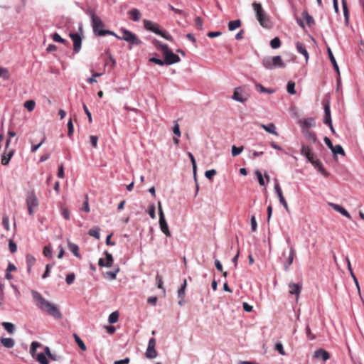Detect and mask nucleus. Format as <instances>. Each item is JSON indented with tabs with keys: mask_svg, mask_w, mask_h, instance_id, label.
Here are the masks:
<instances>
[{
	"mask_svg": "<svg viewBox=\"0 0 364 364\" xmlns=\"http://www.w3.org/2000/svg\"><path fill=\"white\" fill-rule=\"evenodd\" d=\"M296 48L297 51L301 55H303L305 57L306 60L307 61L309 58V55L305 46L301 42L298 41L296 43Z\"/></svg>",
	"mask_w": 364,
	"mask_h": 364,
	"instance_id": "5701e85b",
	"label": "nucleus"
},
{
	"mask_svg": "<svg viewBox=\"0 0 364 364\" xmlns=\"http://www.w3.org/2000/svg\"><path fill=\"white\" fill-rule=\"evenodd\" d=\"M36 102L34 100H28L24 103V107L28 111H33L35 108Z\"/></svg>",
	"mask_w": 364,
	"mask_h": 364,
	"instance_id": "de8ad7c7",
	"label": "nucleus"
},
{
	"mask_svg": "<svg viewBox=\"0 0 364 364\" xmlns=\"http://www.w3.org/2000/svg\"><path fill=\"white\" fill-rule=\"evenodd\" d=\"M152 43L158 50H161L163 53L168 49V47L166 44L161 43L157 39H154L152 41Z\"/></svg>",
	"mask_w": 364,
	"mask_h": 364,
	"instance_id": "bb28decb",
	"label": "nucleus"
},
{
	"mask_svg": "<svg viewBox=\"0 0 364 364\" xmlns=\"http://www.w3.org/2000/svg\"><path fill=\"white\" fill-rule=\"evenodd\" d=\"M334 156L337 154H340L342 156H345V151L343 149L342 146L340 144H337L336 146H333V148L331 150Z\"/></svg>",
	"mask_w": 364,
	"mask_h": 364,
	"instance_id": "2f4dec72",
	"label": "nucleus"
},
{
	"mask_svg": "<svg viewBox=\"0 0 364 364\" xmlns=\"http://www.w3.org/2000/svg\"><path fill=\"white\" fill-rule=\"evenodd\" d=\"M289 288V294H294L298 297L301 293L302 285L301 284L290 283Z\"/></svg>",
	"mask_w": 364,
	"mask_h": 364,
	"instance_id": "aec40b11",
	"label": "nucleus"
},
{
	"mask_svg": "<svg viewBox=\"0 0 364 364\" xmlns=\"http://www.w3.org/2000/svg\"><path fill=\"white\" fill-rule=\"evenodd\" d=\"M149 61L161 66L165 65L164 60L154 57L149 58Z\"/></svg>",
	"mask_w": 364,
	"mask_h": 364,
	"instance_id": "774afa93",
	"label": "nucleus"
},
{
	"mask_svg": "<svg viewBox=\"0 0 364 364\" xmlns=\"http://www.w3.org/2000/svg\"><path fill=\"white\" fill-rule=\"evenodd\" d=\"M85 14L90 17L91 26L94 34L96 36H103V35L100 33L101 32H105L106 29L103 28L105 27V23L101 18L97 16L95 11L91 9H87Z\"/></svg>",
	"mask_w": 364,
	"mask_h": 364,
	"instance_id": "f03ea898",
	"label": "nucleus"
},
{
	"mask_svg": "<svg viewBox=\"0 0 364 364\" xmlns=\"http://www.w3.org/2000/svg\"><path fill=\"white\" fill-rule=\"evenodd\" d=\"M31 294L36 306L55 318H61L62 314L57 306L46 300L37 291L32 290Z\"/></svg>",
	"mask_w": 364,
	"mask_h": 364,
	"instance_id": "f257e3e1",
	"label": "nucleus"
},
{
	"mask_svg": "<svg viewBox=\"0 0 364 364\" xmlns=\"http://www.w3.org/2000/svg\"><path fill=\"white\" fill-rule=\"evenodd\" d=\"M104 255L106 257V259L100 258L98 261V264L100 267H111L112 266L114 259L112 254L109 253L107 251L104 252Z\"/></svg>",
	"mask_w": 364,
	"mask_h": 364,
	"instance_id": "9b49d317",
	"label": "nucleus"
},
{
	"mask_svg": "<svg viewBox=\"0 0 364 364\" xmlns=\"http://www.w3.org/2000/svg\"><path fill=\"white\" fill-rule=\"evenodd\" d=\"M2 326L4 328L11 334L14 333L15 327L12 323L10 322H3Z\"/></svg>",
	"mask_w": 364,
	"mask_h": 364,
	"instance_id": "f704fd0d",
	"label": "nucleus"
},
{
	"mask_svg": "<svg viewBox=\"0 0 364 364\" xmlns=\"http://www.w3.org/2000/svg\"><path fill=\"white\" fill-rule=\"evenodd\" d=\"M68 247L69 250L77 257H80V255L79 253V247L70 241L68 242Z\"/></svg>",
	"mask_w": 364,
	"mask_h": 364,
	"instance_id": "cd10ccee",
	"label": "nucleus"
},
{
	"mask_svg": "<svg viewBox=\"0 0 364 364\" xmlns=\"http://www.w3.org/2000/svg\"><path fill=\"white\" fill-rule=\"evenodd\" d=\"M156 284L158 288L163 289V291L165 292V289L163 287V279L162 277L159 274H157L156 276Z\"/></svg>",
	"mask_w": 364,
	"mask_h": 364,
	"instance_id": "5fc2aeb1",
	"label": "nucleus"
},
{
	"mask_svg": "<svg viewBox=\"0 0 364 364\" xmlns=\"http://www.w3.org/2000/svg\"><path fill=\"white\" fill-rule=\"evenodd\" d=\"M252 8L255 11L256 18L259 24L262 27L267 28L268 26L267 23L269 22V18L262 5L259 3L254 2L252 4Z\"/></svg>",
	"mask_w": 364,
	"mask_h": 364,
	"instance_id": "39448f33",
	"label": "nucleus"
},
{
	"mask_svg": "<svg viewBox=\"0 0 364 364\" xmlns=\"http://www.w3.org/2000/svg\"><path fill=\"white\" fill-rule=\"evenodd\" d=\"M43 255L45 257L48 258H53L52 248L50 246H46L43 248Z\"/></svg>",
	"mask_w": 364,
	"mask_h": 364,
	"instance_id": "603ef678",
	"label": "nucleus"
},
{
	"mask_svg": "<svg viewBox=\"0 0 364 364\" xmlns=\"http://www.w3.org/2000/svg\"><path fill=\"white\" fill-rule=\"evenodd\" d=\"M255 175L258 179V182L259 183L260 186H264V178H263V176H262V173L259 171V170H256L255 171Z\"/></svg>",
	"mask_w": 364,
	"mask_h": 364,
	"instance_id": "680f3d73",
	"label": "nucleus"
},
{
	"mask_svg": "<svg viewBox=\"0 0 364 364\" xmlns=\"http://www.w3.org/2000/svg\"><path fill=\"white\" fill-rule=\"evenodd\" d=\"M287 90L290 95H295V82L293 81H289L287 85Z\"/></svg>",
	"mask_w": 364,
	"mask_h": 364,
	"instance_id": "e433bc0d",
	"label": "nucleus"
},
{
	"mask_svg": "<svg viewBox=\"0 0 364 364\" xmlns=\"http://www.w3.org/2000/svg\"><path fill=\"white\" fill-rule=\"evenodd\" d=\"M75 275L74 273H70L66 276L65 281L68 285L72 284L74 282Z\"/></svg>",
	"mask_w": 364,
	"mask_h": 364,
	"instance_id": "bf43d9fd",
	"label": "nucleus"
},
{
	"mask_svg": "<svg viewBox=\"0 0 364 364\" xmlns=\"http://www.w3.org/2000/svg\"><path fill=\"white\" fill-rule=\"evenodd\" d=\"M41 345L37 341H33L31 343V348H30V353L32 356H34V354L36 351L37 348L40 347Z\"/></svg>",
	"mask_w": 364,
	"mask_h": 364,
	"instance_id": "8fccbe9b",
	"label": "nucleus"
},
{
	"mask_svg": "<svg viewBox=\"0 0 364 364\" xmlns=\"http://www.w3.org/2000/svg\"><path fill=\"white\" fill-rule=\"evenodd\" d=\"M262 64L267 70H273L276 68H284L286 66L285 63L282 59L281 56L276 55L273 57H264L262 60Z\"/></svg>",
	"mask_w": 364,
	"mask_h": 364,
	"instance_id": "20e7f679",
	"label": "nucleus"
},
{
	"mask_svg": "<svg viewBox=\"0 0 364 364\" xmlns=\"http://www.w3.org/2000/svg\"><path fill=\"white\" fill-rule=\"evenodd\" d=\"M314 357L316 359H321L323 361H326L329 359L330 355L326 350L320 348L314 352Z\"/></svg>",
	"mask_w": 364,
	"mask_h": 364,
	"instance_id": "f3484780",
	"label": "nucleus"
},
{
	"mask_svg": "<svg viewBox=\"0 0 364 364\" xmlns=\"http://www.w3.org/2000/svg\"><path fill=\"white\" fill-rule=\"evenodd\" d=\"M8 80L10 77V73L7 68L0 67V78Z\"/></svg>",
	"mask_w": 364,
	"mask_h": 364,
	"instance_id": "58836bf2",
	"label": "nucleus"
},
{
	"mask_svg": "<svg viewBox=\"0 0 364 364\" xmlns=\"http://www.w3.org/2000/svg\"><path fill=\"white\" fill-rule=\"evenodd\" d=\"M261 127L264 129L266 132L274 134L276 136L278 135V133L276 131V127L274 124L270 123L267 125L266 124H261Z\"/></svg>",
	"mask_w": 364,
	"mask_h": 364,
	"instance_id": "7c9ffc66",
	"label": "nucleus"
},
{
	"mask_svg": "<svg viewBox=\"0 0 364 364\" xmlns=\"http://www.w3.org/2000/svg\"><path fill=\"white\" fill-rule=\"evenodd\" d=\"M329 205L334 210L340 213L342 215L346 217L348 219H351V215H350V213L344 208H343L340 205H338V204H336V203H330Z\"/></svg>",
	"mask_w": 364,
	"mask_h": 364,
	"instance_id": "dca6fc26",
	"label": "nucleus"
},
{
	"mask_svg": "<svg viewBox=\"0 0 364 364\" xmlns=\"http://www.w3.org/2000/svg\"><path fill=\"white\" fill-rule=\"evenodd\" d=\"M327 52H328V55L330 61L332 63L334 70L336 71L338 75H340V71H339L338 65L337 64V62H336V59H335V58L333 56V53H332V51H331L330 48H327Z\"/></svg>",
	"mask_w": 364,
	"mask_h": 364,
	"instance_id": "393cba45",
	"label": "nucleus"
},
{
	"mask_svg": "<svg viewBox=\"0 0 364 364\" xmlns=\"http://www.w3.org/2000/svg\"><path fill=\"white\" fill-rule=\"evenodd\" d=\"M120 31L122 33L120 40L127 41L131 46H139L142 43L141 41L137 37V36L130 31L122 28Z\"/></svg>",
	"mask_w": 364,
	"mask_h": 364,
	"instance_id": "423d86ee",
	"label": "nucleus"
},
{
	"mask_svg": "<svg viewBox=\"0 0 364 364\" xmlns=\"http://www.w3.org/2000/svg\"><path fill=\"white\" fill-rule=\"evenodd\" d=\"M301 15H302V17L304 18V19L306 21V24L309 27H311L312 26H314L315 24V21H314V18L309 14V12L307 11H306V10L303 11Z\"/></svg>",
	"mask_w": 364,
	"mask_h": 364,
	"instance_id": "b1692460",
	"label": "nucleus"
},
{
	"mask_svg": "<svg viewBox=\"0 0 364 364\" xmlns=\"http://www.w3.org/2000/svg\"><path fill=\"white\" fill-rule=\"evenodd\" d=\"M36 359H37L38 362L41 364H49V362L46 358V355L43 353H39L37 355Z\"/></svg>",
	"mask_w": 364,
	"mask_h": 364,
	"instance_id": "a19ab883",
	"label": "nucleus"
},
{
	"mask_svg": "<svg viewBox=\"0 0 364 364\" xmlns=\"http://www.w3.org/2000/svg\"><path fill=\"white\" fill-rule=\"evenodd\" d=\"M159 226L161 230L167 236H171V232L168 229V224L166 221L165 217L159 218Z\"/></svg>",
	"mask_w": 364,
	"mask_h": 364,
	"instance_id": "412c9836",
	"label": "nucleus"
},
{
	"mask_svg": "<svg viewBox=\"0 0 364 364\" xmlns=\"http://www.w3.org/2000/svg\"><path fill=\"white\" fill-rule=\"evenodd\" d=\"M68 136L69 137H71L72 134H73V132H74V127H73V122H72V119H70L68 122Z\"/></svg>",
	"mask_w": 364,
	"mask_h": 364,
	"instance_id": "13d9d810",
	"label": "nucleus"
},
{
	"mask_svg": "<svg viewBox=\"0 0 364 364\" xmlns=\"http://www.w3.org/2000/svg\"><path fill=\"white\" fill-rule=\"evenodd\" d=\"M143 23L145 29L161 36L162 38L168 41H173V38L172 36L166 31L161 30L160 26L158 23H154L151 21L146 19L143 21Z\"/></svg>",
	"mask_w": 364,
	"mask_h": 364,
	"instance_id": "7ed1b4c3",
	"label": "nucleus"
},
{
	"mask_svg": "<svg viewBox=\"0 0 364 364\" xmlns=\"http://www.w3.org/2000/svg\"><path fill=\"white\" fill-rule=\"evenodd\" d=\"M74 338H75V342L78 345L79 348L82 350H84V351L86 350H87L86 346L84 343V342L82 341V339L77 334H74Z\"/></svg>",
	"mask_w": 364,
	"mask_h": 364,
	"instance_id": "4c0bfd02",
	"label": "nucleus"
},
{
	"mask_svg": "<svg viewBox=\"0 0 364 364\" xmlns=\"http://www.w3.org/2000/svg\"><path fill=\"white\" fill-rule=\"evenodd\" d=\"M70 37L73 41V50L75 53L80 52L82 46V37L78 33H70Z\"/></svg>",
	"mask_w": 364,
	"mask_h": 364,
	"instance_id": "9d476101",
	"label": "nucleus"
},
{
	"mask_svg": "<svg viewBox=\"0 0 364 364\" xmlns=\"http://www.w3.org/2000/svg\"><path fill=\"white\" fill-rule=\"evenodd\" d=\"M301 154L307 159V161L309 162L314 159L312 149L309 146L302 144L301 149Z\"/></svg>",
	"mask_w": 364,
	"mask_h": 364,
	"instance_id": "4468645a",
	"label": "nucleus"
},
{
	"mask_svg": "<svg viewBox=\"0 0 364 364\" xmlns=\"http://www.w3.org/2000/svg\"><path fill=\"white\" fill-rule=\"evenodd\" d=\"M156 341L154 338H151L148 343V346L145 353V355L149 359H154L158 356V353L155 349Z\"/></svg>",
	"mask_w": 364,
	"mask_h": 364,
	"instance_id": "6e6552de",
	"label": "nucleus"
},
{
	"mask_svg": "<svg viewBox=\"0 0 364 364\" xmlns=\"http://www.w3.org/2000/svg\"><path fill=\"white\" fill-rule=\"evenodd\" d=\"M1 344L8 348H13L14 346V340L11 338H1L0 339Z\"/></svg>",
	"mask_w": 364,
	"mask_h": 364,
	"instance_id": "c756f323",
	"label": "nucleus"
},
{
	"mask_svg": "<svg viewBox=\"0 0 364 364\" xmlns=\"http://www.w3.org/2000/svg\"><path fill=\"white\" fill-rule=\"evenodd\" d=\"M295 255V249L293 246H289V255L287 262L284 264V268L285 271L289 269V266L293 263L294 257Z\"/></svg>",
	"mask_w": 364,
	"mask_h": 364,
	"instance_id": "6ab92c4d",
	"label": "nucleus"
},
{
	"mask_svg": "<svg viewBox=\"0 0 364 364\" xmlns=\"http://www.w3.org/2000/svg\"><path fill=\"white\" fill-rule=\"evenodd\" d=\"M188 156L190 158V160L192 163L193 175H194V177L196 178V162L195 157L191 152L188 153Z\"/></svg>",
	"mask_w": 364,
	"mask_h": 364,
	"instance_id": "09e8293b",
	"label": "nucleus"
},
{
	"mask_svg": "<svg viewBox=\"0 0 364 364\" xmlns=\"http://www.w3.org/2000/svg\"><path fill=\"white\" fill-rule=\"evenodd\" d=\"M54 264H55L54 263H50V264H47L46 265L45 272L42 275L43 279H46L47 277H48L50 276V269L53 267Z\"/></svg>",
	"mask_w": 364,
	"mask_h": 364,
	"instance_id": "49530a36",
	"label": "nucleus"
},
{
	"mask_svg": "<svg viewBox=\"0 0 364 364\" xmlns=\"http://www.w3.org/2000/svg\"><path fill=\"white\" fill-rule=\"evenodd\" d=\"M306 334L308 339L312 341L316 338V336L311 333V328L309 325L306 326Z\"/></svg>",
	"mask_w": 364,
	"mask_h": 364,
	"instance_id": "e2e57ef3",
	"label": "nucleus"
},
{
	"mask_svg": "<svg viewBox=\"0 0 364 364\" xmlns=\"http://www.w3.org/2000/svg\"><path fill=\"white\" fill-rule=\"evenodd\" d=\"M89 235L90 236L95 237L96 239H100V233L99 228L96 227V228L90 229L89 230Z\"/></svg>",
	"mask_w": 364,
	"mask_h": 364,
	"instance_id": "c03bdc74",
	"label": "nucleus"
},
{
	"mask_svg": "<svg viewBox=\"0 0 364 364\" xmlns=\"http://www.w3.org/2000/svg\"><path fill=\"white\" fill-rule=\"evenodd\" d=\"M281 46V41L280 39L278 37H275L270 41V46L273 49L279 48Z\"/></svg>",
	"mask_w": 364,
	"mask_h": 364,
	"instance_id": "79ce46f5",
	"label": "nucleus"
},
{
	"mask_svg": "<svg viewBox=\"0 0 364 364\" xmlns=\"http://www.w3.org/2000/svg\"><path fill=\"white\" fill-rule=\"evenodd\" d=\"M82 210L86 213L90 212V205L88 203V196H85V201L82 204Z\"/></svg>",
	"mask_w": 364,
	"mask_h": 364,
	"instance_id": "6e6d98bb",
	"label": "nucleus"
},
{
	"mask_svg": "<svg viewBox=\"0 0 364 364\" xmlns=\"http://www.w3.org/2000/svg\"><path fill=\"white\" fill-rule=\"evenodd\" d=\"M342 7H343V11L345 24H346V26H348L350 14H349V11H348V9L347 6V3H346V0H342Z\"/></svg>",
	"mask_w": 364,
	"mask_h": 364,
	"instance_id": "a878e982",
	"label": "nucleus"
},
{
	"mask_svg": "<svg viewBox=\"0 0 364 364\" xmlns=\"http://www.w3.org/2000/svg\"><path fill=\"white\" fill-rule=\"evenodd\" d=\"M173 132L175 135H176L178 137L181 136V135L179 124H178V122H175V123H174V125L173 127Z\"/></svg>",
	"mask_w": 364,
	"mask_h": 364,
	"instance_id": "052dcab7",
	"label": "nucleus"
},
{
	"mask_svg": "<svg viewBox=\"0 0 364 364\" xmlns=\"http://www.w3.org/2000/svg\"><path fill=\"white\" fill-rule=\"evenodd\" d=\"M119 314L117 311H114L111 313L108 318V321L109 323H114L118 321Z\"/></svg>",
	"mask_w": 364,
	"mask_h": 364,
	"instance_id": "ea45409f",
	"label": "nucleus"
},
{
	"mask_svg": "<svg viewBox=\"0 0 364 364\" xmlns=\"http://www.w3.org/2000/svg\"><path fill=\"white\" fill-rule=\"evenodd\" d=\"M119 272V268L117 267L114 271L107 272L104 277L106 279H109L110 280H114L117 278V274Z\"/></svg>",
	"mask_w": 364,
	"mask_h": 364,
	"instance_id": "473e14b6",
	"label": "nucleus"
},
{
	"mask_svg": "<svg viewBox=\"0 0 364 364\" xmlns=\"http://www.w3.org/2000/svg\"><path fill=\"white\" fill-rule=\"evenodd\" d=\"M129 14L134 21L137 22L140 21L141 14L138 9L130 10Z\"/></svg>",
	"mask_w": 364,
	"mask_h": 364,
	"instance_id": "c85d7f7f",
	"label": "nucleus"
},
{
	"mask_svg": "<svg viewBox=\"0 0 364 364\" xmlns=\"http://www.w3.org/2000/svg\"><path fill=\"white\" fill-rule=\"evenodd\" d=\"M299 124H300L301 130L310 129L311 127L316 126V122L313 117L300 120Z\"/></svg>",
	"mask_w": 364,
	"mask_h": 364,
	"instance_id": "f8f14e48",
	"label": "nucleus"
},
{
	"mask_svg": "<svg viewBox=\"0 0 364 364\" xmlns=\"http://www.w3.org/2000/svg\"><path fill=\"white\" fill-rule=\"evenodd\" d=\"M304 136L310 142L315 143L316 141V136L315 133L310 129L301 130Z\"/></svg>",
	"mask_w": 364,
	"mask_h": 364,
	"instance_id": "4be33fe9",
	"label": "nucleus"
},
{
	"mask_svg": "<svg viewBox=\"0 0 364 364\" xmlns=\"http://www.w3.org/2000/svg\"><path fill=\"white\" fill-rule=\"evenodd\" d=\"M163 55L164 57L165 65H167L177 63L181 60L180 57L178 55L173 53L169 48L165 51Z\"/></svg>",
	"mask_w": 364,
	"mask_h": 364,
	"instance_id": "1a4fd4ad",
	"label": "nucleus"
},
{
	"mask_svg": "<svg viewBox=\"0 0 364 364\" xmlns=\"http://www.w3.org/2000/svg\"><path fill=\"white\" fill-rule=\"evenodd\" d=\"M26 205L36 208L38 205V200L34 192H31L26 196Z\"/></svg>",
	"mask_w": 364,
	"mask_h": 364,
	"instance_id": "ddd939ff",
	"label": "nucleus"
},
{
	"mask_svg": "<svg viewBox=\"0 0 364 364\" xmlns=\"http://www.w3.org/2000/svg\"><path fill=\"white\" fill-rule=\"evenodd\" d=\"M217 173L215 169L208 170L205 173V176L209 180H212L213 177Z\"/></svg>",
	"mask_w": 364,
	"mask_h": 364,
	"instance_id": "0e129e2a",
	"label": "nucleus"
},
{
	"mask_svg": "<svg viewBox=\"0 0 364 364\" xmlns=\"http://www.w3.org/2000/svg\"><path fill=\"white\" fill-rule=\"evenodd\" d=\"M148 214L152 219H154L156 218L155 205L154 204L149 206L148 210Z\"/></svg>",
	"mask_w": 364,
	"mask_h": 364,
	"instance_id": "338daca9",
	"label": "nucleus"
},
{
	"mask_svg": "<svg viewBox=\"0 0 364 364\" xmlns=\"http://www.w3.org/2000/svg\"><path fill=\"white\" fill-rule=\"evenodd\" d=\"M26 262V266H33L36 263V258L31 255H27Z\"/></svg>",
	"mask_w": 364,
	"mask_h": 364,
	"instance_id": "3c124183",
	"label": "nucleus"
},
{
	"mask_svg": "<svg viewBox=\"0 0 364 364\" xmlns=\"http://www.w3.org/2000/svg\"><path fill=\"white\" fill-rule=\"evenodd\" d=\"M241 26V21L240 19H237L235 21H231L228 23V29L230 31L235 30Z\"/></svg>",
	"mask_w": 364,
	"mask_h": 364,
	"instance_id": "72a5a7b5",
	"label": "nucleus"
},
{
	"mask_svg": "<svg viewBox=\"0 0 364 364\" xmlns=\"http://www.w3.org/2000/svg\"><path fill=\"white\" fill-rule=\"evenodd\" d=\"M52 39L55 42L62 43H65V44L68 43V41L66 40H65L64 38H63L58 33H54L52 35Z\"/></svg>",
	"mask_w": 364,
	"mask_h": 364,
	"instance_id": "37998d69",
	"label": "nucleus"
},
{
	"mask_svg": "<svg viewBox=\"0 0 364 364\" xmlns=\"http://www.w3.org/2000/svg\"><path fill=\"white\" fill-rule=\"evenodd\" d=\"M274 348L276 350H277L279 353L280 355H284L286 354L282 343H280V342L277 343Z\"/></svg>",
	"mask_w": 364,
	"mask_h": 364,
	"instance_id": "4d7b16f0",
	"label": "nucleus"
},
{
	"mask_svg": "<svg viewBox=\"0 0 364 364\" xmlns=\"http://www.w3.org/2000/svg\"><path fill=\"white\" fill-rule=\"evenodd\" d=\"M186 279H184L183 284L181 287V288L178 290V297L181 299H183L185 296V290L186 288Z\"/></svg>",
	"mask_w": 364,
	"mask_h": 364,
	"instance_id": "c9c22d12",
	"label": "nucleus"
},
{
	"mask_svg": "<svg viewBox=\"0 0 364 364\" xmlns=\"http://www.w3.org/2000/svg\"><path fill=\"white\" fill-rule=\"evenodd\" d=\"M276 181V183L274 184V191H275V193L277 195L278 197H279L280 196L283 195V193H282V188L279 186V183L277 182V180Z\"/></svg>",
	"mask_w": 364,
	"mask_h": 364,
	"instance_id": "69168bd1",
	"label": "nucleus"
},
{
	"mask_svg": "<svg viewBox=\"0 0 364 364\" xmlns=\"http://www.w3.org/2000/svg\"><path fill=\"white\" fill-rule=\"evenodd\" d=\"M250 97L249 93L242 87H235L234 90L232 99L236 102L241 103L245 102Z\"/></svg>",
	"mask_w": 364,
	"mask_h": 364,
	"instance_id": "0eeeda50",
	"label": "nucleus"
},
{
	"mask_svg": "<svg viewBox=\"0 0 364 364\" xmlns=\"http://www.w3.org/2000/svg\"><path fill=\"white\" fill-rule=\"evenodd\" d=\"M14 154V150L10 149L8 151H5L1 156V164L4 166H6L9 164V161L12 156Z\"/></svg>",
	"mask_w": 364,
	"mask_h": 364,
	"instance_id": "a211bd4d",
	"label": "nucleus"
},
{
	"mask_svg": "<svg viewBox=\"0 0 364 364\" xmlns=\"http://www.w3.org/2000/svg\"><path fill=\"white\" fill-rule=\"evenodd\" d=\"M2 225L4 228L6 229V231H9L10 230L9 227V219L7 215H4L2 218Z\"/></svg>",
	"mask_w": 364,
	"mask_h": 364,
	"instance_id": "864d4df0",
	"label": "nucleus"
},
{
	"mask_svg": "<svg viewBox=\"0 0 364 364\" xmlns=\"http://www.w3.org/2000/svg\"><path fill=\"white\" fill-rule=\"evenodd\" d=\"M315 168H316L323 176L328 177V173L326 171V169L323 168L321 162L319 160L312 159L311 161H309Z\"/></svg>",
	"mask_w": 364,
	"mask_h": 364,
	"instance_id": "2eb2a0df",
	"label": "nucleus"
},
{
	"mask_svg": "<svg viewBox=\"0 0 364 364\" xmlns=\"http://www.w3.org/2000/svg\"><path fill=\"white\" fill-rule=\"evenodd\" d=\"M243 149H244L243 146L237 147V146L233 145L232 146V150H231L232 156H236L239 155L240 154H241L242 152Z\"/></svg>",
	"mask_w": 364,
	"mask_h": 364,
	"instance_id": "a18cd8bd",
	"label": "nucleus"
}]
</instances>
